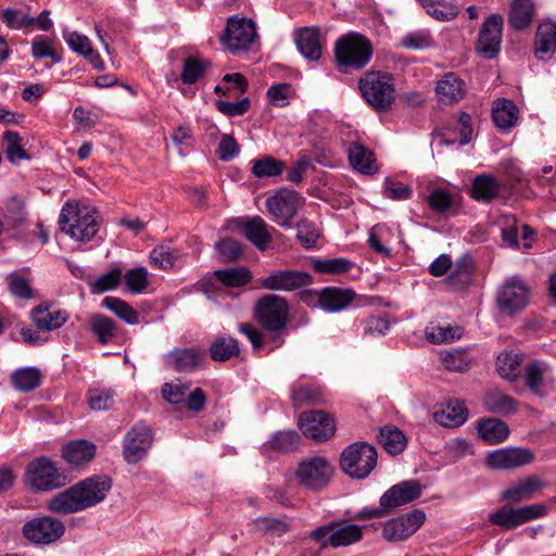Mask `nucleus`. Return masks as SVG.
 <instances>
[{
  "label": "nucleus",
  "instance_id": "nucleus-1",
  "mask_svg": "<svg viewBox=\"0 0 556 556\" xmlns=\"http://www.w3.org/2000/svg\"><path fill=\"white\" fill-rule=\"evenodd\" d=\"M111 489L112 479L109 476L96 475L54 495L48 508L60 515L81 511L103 502Z\"/></svg>",
  "mask_w": 556,
  "mask_h": 556
},
{
  "label": "nucleus",
  "instance_id": "nucleus-2",
  "mask_svg": "<svg viewBox=\"0 0 556 556\" xmlns=\"http://www.w3.org/2000/svg\"><path fill=\"white\" fill-rule=\"evenodd\" d=\"M59 224L62 231L78 241L90 240L98 232L97 212L86 205L66 203L61 211Z\"/></svg>",
  "mask_w": 556,
  "mask_h": 556
},
{
  "label": "nucleus",
  "instance_id": "nucleus-3",
  "mask_svg": "<svg viewBox=\"0 0 556 556\" xmlns=\"http://www.w3.org/2000/svg\"><path fill=\"white\" fill-rule=\"evenodd\" d=\"M376 448L365 442H355L341 453L340 465L342 470L355 479H364L369 476L377 465Z\"/></svg>",
  "mask_w": 556,
  "mask_h": 556
},
{
  "label": "nucleus",
  "instance_id": "nucleus-4",
  "mask_svg": "<svg viewBox=\"0 0 556 556\" xmlns=\"http://www.w3.org/2000/svg\"><path fill=\"white\" fill-rule=\"evenodd\" d=\"M359 89L369 105L377 111H387L395 100V90L390 75L367 73L359 80Z\"/></svg>",
  "mask_w": 556,
  "mask_h": 556
},
{
  "label": "nucleus",
  "instance_id": "nucleus-5",
  "mask_svg": "<svg viewBox=\"0 0 556 556\" xmlns=\"http://www.w3.org/2000/svg\"><path fill=\"white\" fill-rule=\"evenodd\" d=\"M334 54L339 65L363 68L372 55L370 41L358 34L341 37L334 46Z\"/></svg>",
  "mask_w": 556,
  "mask_h": 556
},
{
  "label": "nucleus",
  "instance_id": "nucleus-6",
  "mask_svg": "<svg viewBox=\"0 0 556 556\" xmlns=\"http://www.w3.org/2000/svg\"><path fill=\"white\" fill-rule=\"evenodd\" d=\"M290 307L287 300L276 294H265L255 304L254 315L262 327L278 331L286 327Z\"/></svg>",
  "mask_w": 556,
  "mask_h": 556
},
{
  "label": "nucleus",
  "instance_id": "nucleus-7",
  "mask_svg": "<svg viewBox=\"0 0 556 556\" xmlns=\"http://www.w3.org/2000/svg\"><path fill=\"white\" fill-rule=\"evenodd\" d=\"M304 202L305 199L299 192L280 189L266 200L265 205L276 224L283 228H290L292 219Z\"/></svg>",
  "mask_w": 556,
  "mask_h": 556
},
{
  "label": "nucleus",
  "instance_id": "nucleus-8",
  "mask_svg": "<svg viewBox=\"0 0 556 556\" xmlns=\"http://www.w3.org/2000/svg\"><path fill=\"white\" fill-rule=\"evenodd\" d=\"M255 37L256 26L252 20L232 15L227 20L220 41L228 51L236 53L248 50Z\"/></svg>",
  "mask_w": 556,
  "mask_h": 556
},
{
  "label": "nucleus",
  "instance_id": "nucleus-9",
  "mask_svg": "<svg viewBox=\"0 0 556 556\" xmlns=\"http://www.w3.org/2000/svg\"><path fill=\"white\" fill-rule=\"evenodd\" d=\"M546 514L547 507L541 503L519 508L504 505L489 516V521L502 529L513 530L526 522L544 517Z\"/></svg>",
  "mask_w": 556,
  "mask_h": 556
},
{
  "label": "nucleus",
  "instance_id": "nucleus-10",
  "mask_svg": "<svg viewBox=\"0 0 556 556\" xmlns=\"http://www.w3.org/2000/svg\"><path fill=\"white\" fill-rule=\"evenodd\" d=\"M332 472L333 468L325 457L314 456L299 464L295 476L303 486L320 490L329 483Z\"/></svg>",
  "mask_w": 556,
  "mask_h": 556
},
{
  "label": "nucleus",
  "instance_id": "nucleus-11",
  "mask_svg": "<svg viewBox=\"0 0 556 556\" xmlns=\"http://www.w3.org/2000/svg\"><path fill=\"white\" fill-rule=\"evenodd\" d=\"M26 476L27 482L39 491H50L65 484V477L48 457L33 460L27 466Z\"/></svg>",
  "mask_w": 556,
  "mask_h": 556
},
{
  "label": "nucleus",
  "instance_id": "nucleus-12",
  "mask_svg": "<svg viewBox=\"0 0 556 556\" xmlns=\"http://www.w3.org/2000/svg\"><path fill=\"white\" fill-rule=\"evenodd\" d=\"M65 532L64 523L52 517L35 518L23 527L24 536L35 544H51Z\"/></svg>",
  "mask_w": 556,
  "mask_h": 556
},
{
  "label": "nucleus",
  "instance_id": "nucleus-13",
  "mask_svg": "<svg viewBox=\"0 0 556 556\" xmlns=\"http://www.w3.org/2000/svg\"><path fill=\"white\" fill-rule=\"evenodd\" d=\"M530 289L518 276L505 280L498 291L497 302L501 309L507 314H514L523 309L529 302Z\"/></svg>",
  "mask_w": 556,
  "mask_h": 556
},
{
  "label": "nucleus",
  "instance_id": "nucleus-14",
  "mask_svg": "<svg viewBox=\"0 0 556 556\" xmlns=\"http://www.w3.org/2000/svg\"><path fill=\"white\" fill-rule=\"evenodd\" d=\"M298 425L306 438L317 442L330 439L336 431L333 419L324 410L303 413Z\"/></svg>",
  "mask_w": 556,
  "mask_h": 556
},
{
  "label": "nucleus",
  "instance_id": "nucleus-15",
  "mask_svg": "<svg viewBox=\"0 0 556 556\" xmlns=\"http://www.w3.org/2000/svg\"><path fill=\"white\" fill-rule=\"evenodd\" d=\"M426 519L421 510H413L388 520L382 530L383 538L389 542H400L412 536Z\"/></svg>",
  "mask_w": 556,
  "mask_h": 556
},
{
  "label": "nucleus",
  "instance_id": "nucleus-16",
  "mask_svg": "<svg viewBox=\"0 0 556 556\" xmlns=\"http://www.w3.org/2000/svg\"><path fill=\"white\" fill-rule=\"evenodd\" d=\"M312 283L309 274L300 270H274L260 279V286L270 291L291 292Z\"/></svg>",
  "mask_w": 556,
  "mask_h": 556
},
{
  "label": "nucleus",
  "instance_id": "nucleus-17",
  "mask_svg": "<svg viewBox=\"0 0 556 556\" xmlns=\"http://www.w3.org/2000/svg\"><path fill=\"white\" fill-rule=\"evenodd\" d=\"M503 30V17L500 14L490 15L479 33L477 49L488 59H493L497 55Z\"/></svg>",
  "mask_w": 556,
  "mask_h": 556
},
{
  "label": "nucleus",
  "instance_id": "nucleus-18",
  "mask_svg": "<svg viewBox=\"0 0 556 556\" xmlns=\"http://www.w3.org/2000/svg\"><path fill=\"white\" fill-rule=\"evenodd\" d=\"M533 459V453L528 448L506 447L490 453L486 463L493 469L510 470L529 465Z\"/></svg>",
  "mask_w": 556,
  "mask_h": 556
},
{
  "label": "nucleus",
  "instance_id": "nucleus-19",
  "mask_svg": "<svg viewBox=\"0 0 556 556\" xmlns=\"http://www.w3.org/2000/svg\"><path fill=\"white\" fill-rule=\"evenodd\" d=\"M421 495V485L415 480L397 483L386 491L380 497V506L387 511L409 504Z\"/></svg>",
  "mask_w": 556,
  "mask_h": 556
},
{
  "label": "nucleus",
  "instance_id": "nucleus-20",
  "mask_svg": "<svg viewBox=\"0 0 556 556\" xmlns=\"http://www.w3.org/2000/svg\"><path fill=\"white\" fill-rule=\"evenodd\" d=\"M552 367L542 361L529 363L525 368V383L535 394H544L554 388Z\"/></svg>",
  "mask_w": 556,
  "mask_h": 556
},
{
  "label": "nucleus",
  "instance_id": "nucleus-21",
  "mask_svg": "<svg viewBox=\"0 0 556 556\" xmlns=\"http://www.w3.org/2000/svg\"><path fill=\"white\" fill-rule=\"evenodd\" d=\"M435 97L445 105L459 102L466 94L465 81L455 73H445L435 85Z\"/></svg>",
  "mask_w": 556,
  "mask_h": 556
},
{
  "label": "nucleus",
  "instance_id": "nucleus-22",
  "mask_svg": "<svg viewBox=\"0 0 556 556\" xmlns=\"http://www.w3.org/2000/svg\"><path fill=\"white\" fill-rule=\"evenodd\" d=\"M247 239L253 243L258 250H267L273 241V233L276 232L275 228L267 225V223L260 216L244 218L240 222Z\"/></svg>",
  "mask_w": 556,
  "mask_h": 556
},
{
  "label": "nucleus",
  "instance_id": "nucleus-23",
  "mask_svg": "<svg viewBox=\"0 0 556 556\" xmlns=\"http://www.w3.org/2000/svg\"><path fill=\"white\" fill-rule=\"evenodd\" d=\"M70 318L65 309H52L48 303H41L31 311V319L38 330L52 331L61 328Z\"/></svg>",
  "mask_w": 556,
  "mask_h": 556
},
{
  "label": "nucleus",
  "instance_id": "nucleus-24",
  "mask_svg": "<svg viewBox=\"0 0 556 556\" xmlns=\"http://www.w3.org/2000/svg\"><path fill=\"white\" fill-rule=\"evenodd\" d=\"M299 52L309 61H317L323 53L320 31L317 27H302L294 31Z\"/></svg>",
  "mask_w": 556,
  "mask_h": 556
},
{
  "label": "nucleus",
  "instance_id": "nucleus-25",
  "mask_svg": "<svg viewBox=\"0 0 556 556\" xmlns=\"http://www.w3.org/2000/svg\"><path fill=\"white\" fill-rule=\"evenodd\" d=\"M355 299L352 289L327 287L318 292L317 301L323 309L330 313L340 312L346 308Z\"/></svg>",
  "mask_w": 556,
  "mask_h": 556
},
{
  "label": "nucleus",
  "instance_id": "nucleus-26",
  "mask_svg": "<svg viewBox=\"0 0 556 556\" xmlns=\"http://www.w3.org/2000/svg\"><path fill=\"white\" fill-rule=\"evenodd\" d=\"M467 408L464 402L458 400H450L433 413L434 421L445 428L458 427L467 420Z\"/></svg>",
  "mask_w": 556,
  "mask_h": 556
},
{
  "label": "nucleus",
  "instance_id": "nucleus-27",
  "mask_svg": "<svg viewBox=\"0 0 556 556\" xmlns=\"http://www.w3.org/2000/svg\"><path fill=\"white\" fill-rule=\"evenodd\" d=\"M534 51L540 60H549L554 55L556 52V23L544 21L539 25Z\"/></svg>",
  "mask_w": 556,
  "mask_h": 556
},
{
  "label": "nucleus",
  "instance_id": "nucleus-28",
  "mask_svg": "<svg viewBox=\"0 0 556 556\" xmlns=\"http://www.w3.org/2000/svg\"><path fill=\"white\" fill-rule=\"evenodd\" d=\"M492 119L500 130H509L518 123L519 109L511 100L497 99L492 105Z\"/></svg>",
  "mask_w": 556,
  "mask_h": 556
},
{
  "label": "nucleus",
  "instance_id": "nucleus-29",
  "mask_svg": "<svg viewBox=\"0 0 556 556\" xmlns=\"http://www.w3.org/2000/svg\"><path fill=\"white\" fill-rule=\"evenodd\" d=\"M97 446L88 440L68 442L62 448V457L73 466L89 463L96 455Z\"/></svg>",
  "mask_w": 556,
  "mask_h": 556
},
{
  "label": "nucleus",
  "instance_id": "nucleus-30",
  "mask_svg": "<svg viewBox=\"0 0 556 556\" xmlns=\"http://www.w3.org/2000/svg\"><path fill=\"white\" fill-rule=\"evenodd\" d=\"M502 184L493 176L478 175L471 185V198L479 202L489 203L501 194Z\"/></svg>",
  "mask_w": 556,
  "mask_h": 556
},
{
  "label": "nucleus",
  "instance_id": "nucleus-31",
  "mask_svg": "<svg viewBox=\"0 0 556 556\" xmlns=\"http://www.w3.org/2000/svg\"><path fill=\"white\" fill-rule=\"evenodd\" d=\"M351 166L362 174H372L377 170L374 153L359 142H351L346 149Z\"/></svg>",
  "mask_w": 556,
  "mask_h": 556
},
{
  "label": "nucleus",
  "instance_id": "nucleus-32",
  "mask_svg": "<svg viewBox=\"0 0 556 556\" xmlns=\"http://www.w3.org/2000/svg\"><path fill=\"white\" fill-rule=\"evenodd\" d=\"M542 488L543 482L539 478L529 477L506 489L502 493V498L511 503H519L532 498Z\"/></svg>",
  "mask_w": 556,
  "mask_h": 556
},
{
  "label": "nucleus",
  "instance_id": "nucleus-33",
  "mask_svg": "<svg viewBox=\"0 0 556 556\" xmlns=\"http://www.w3.org/2000/svg\"><path fill=\"white\" fill-rule=\"evenodd\" d=\"M363 538V527L354 523L342 525L334 521L333 534L330 540V547L339 548L350 546L359 542Z\"/></svg>",
  "mask_w": 556,
  "mask_h": 556
},
{
  "label": "nucleus",
  "instance_id": "nucleus-34",
  "mask_svg": "<svg viewBox=\"0 0 556 556\" xmlns=\"http://www.w3.org/2000/svg\"><path fill=\"white\" fill-rule=\"evenodd\" d=\"M479 435L490 444L505 441L509 434L507 424L497 418H486L478 424Z\"/></svg>",
  "mask_w": 556,
  "mask_h": 556
},
{
  "label": "nucleus",
  "instance_id": "nucleus-35",
  "mask_svg": "<svg viewBox=\"0 0 556 556\" xmlns=\"http://www.w3.org/2000/svg\"><path fill=\"white\" fill-rule=\"evenodd\" d=\"M10 380L15 390L30 392L41 384L42 375L36 367H22L11 374Z\"/></svg>",
  "mask_w": 556,
  "mask_h": 556
},
{
  "label": "nucleus",
  "instance_id": "nucleus-36",
  "mask_svg": "<svg viewBox=\"0 0 556 556\" xmlns=\"http://www.w3.org/2000/svg\"><path fill=\"white\" fill-rule=\"evenodd\" d=\"M534 15L532 0H513L508 16L509 24L515 29H525L530 26Z\"/></svg>",
  "mask_w": 556,
  "mask_h": 556
},
{
  "label": "nucleus",
  "instance_id": "nucleus-37",
  "mask_svg": "<svg viewBox=\"0 0 556 556\" xmlns=\"http://www.w3.org/2000/svg\"><path fill=\"white\" fill-rule=\"evenodd\" d=\"M90 330L100 344H108L116 337L115 321L102 314H94L89 320Z\"/></svg>",
  "mask_w": 556,
  "mask_h": 556
},
{
  "label": "nucleus",
  "instance_id": "nucleus-38",
  "mask_svg": "<svg viewBox=\"0 0 556 556\" xmlns=\"http://www.w3.org/2000/svg\"><path fill=\"white\" fill-rule=\"evenodd\" d=\"M166 362L176 370H192L200 364V353L194 349L176 350L166 356Z\"/></svg>",
  "mask_w": 556,
  "mask_h": 556
},
{
  "label": "nucleus",
  "instance_id": "nucleus-39",
  "mask_svg": "<svg viewBox=\"0 0 556 556\" xmlns=\"http://www.w3.org/2000/svg\"><path fill=\"white\" fill-rule=\"evenodd\" d=\"M214 276L226 287L238 288L247 285L252 279V273L247 267H233L218 269Z\"/></svg>",
  "mask_w": 556,
  "mask_h": 556
},
{
  "label": "nucleus",
  "instance_id": "nucleus-40",
  "mask_svg": "<svg viewBox=\"0 0 556 556\" xmlns=\"http://www.w3.org/2000/svg\"><path fill=\"white\" fill-rule=\"evenodd\" d=\"M484 405L489 412L503 415L513 414L517 408L516 402L498 390L486 393Z\"/></svg>",
  "mask_w": 556,
  "mask_h": 556
},
{
  "label": "nucleus",
  "instance_id": "nucleus-41",
  "mask_svg": "<svg viewBox=\"0 0 556 556\" xmlns=\"http://www.w3.org/2000/svg\"><path fill=\"white\" fill-rule=\"evenodd\" d=\"M251 164L252 173L257 178L279 176L286 167V163L283 161L268 155L253 160Z\"/></svg>",
  "mask_w": 556,
  "mask_h": 556
},
{
  "label": "nucleus",
  "instance_id": "nucleus-42",
  "mask_svg": "<svg viewBox=\"0 0 556 556\" xmlns=\"http://www.w3.org/2000/svg\"><path fill=\"white\" fill-rule=\"evenodd\" d=\"M426 12L438 21H451L458 14L457 7L446 0H421Z\"/></svg>",
  "mask_w": 556,
  "mask_h": 556
},
{
  "label": "nucleus",
  "instance_id": "nucleus-43",
  "mask_svg": "<svg viewBox=\"0 0 556 556\" xmlns=\"http://www.w3.org/2000/svg\"><path fill=\"white\" fill-rule=\"evenodd\" d=\"M116 397V392L111 388H92L87 394L89 407L97 412L112 408Z\"/></svg>",
  "mask_w": 556,
  "mask_h": 556
},
{
  "label": "nucleus",
  "instance_id": "nucleus-44",
  "mask_svg": "<svg viewBox=\"0 0 556 556\" xmlns=\"http://www.w3.org/2000/svg\"><path fill=\"white\" fill-rule=\"evenodd\" d=\"M122 278L123 270L115 267L108 273L100 275L94 280L89 281L88 286L92 294H101L116 289L119 286Z\"/></svg>",
  "mask_w": 556,
  "mask_h": 556
},
{
  "label": "nucleus",
  "instance_id": "nucleus-45",
  "mask_svg": "<svg viewBox=\"0 0 556 556\" xmlns=\"http://www.w3.org/2000/svg\"><path fill=\"white\" fill-rule=\"evenodd\" d=\"M101 306L111 311L127 324L135 325L138 321V313L128 303L118 298L106 296L103 299Z\"/></svg>",
  "mask_w": 556,
  "mask_h": 556
},
{
  "label": "nucleus",
  "instance_id": "nucleus-46",
  "mask_svg": "<svg viewBox=\"0 0 556 556\" xmlns=\"http://www.w3.org/2000/svg\"><path fill=\"white\" fill-rule=\"evenodd\" d=\"M240 352L239 344L236 339L230 337L217 338L210 346L211 357L217 362H224Z\"/></svg>",
  "mask_w": 556,
  "mask_h": 556
},
{
  "label": "nucleus",
  "instance_id": "nucleus-47",
  "mask_svg": "<svg viewBox=\"0 0 556 556\" xmlns=\"http://www.w3.org/2000/svg\"><path fill=\"white\" fill-rule=\"evenodd\" d=\"M291 399L294 406L320 404L324 402V394L319 387L294 386L291 391Z\"/></svg>",
  "mask_w": 556,
  "mask_h": 556
},
{
  "label": "nucleus",
  "instance_id": "nucleus-48",
  "mask_svg": "<svg viewBox=\"0 0 556 556\" xmlns=\"http://www.w3.org/2000/svg\"><path fill=\"white\" fill-rule=\"evenodd\" d=\"M180 254L169 245H160L150 253V263L160 269H168L179 263Z\"/></svg>",
  "mask_w": 556,
  "mask_h": 556
},
{
  "label": "nucleus",
  "instance_id": "nucleus-49",
  "mask_svg": "<svg viewBox=\"0 0 556 556\" xmlns=\"http://www.w3.org/2000/svg\"><path fill=\"white\" fill-rule=\"evenodd\" d=\"M380 442L388 453L396 455L406 446V439L403 432L395 427H384L380 430Z\"/></svg>",
  "mask_w": 556,
  "mask_h": 556
},
{
  "label": "nucleus",
  "instance_id": "nucleus-50",
  "mask_svg": "<svg viewBox=\"0 0 556 556\" xmlns=\"http://www.w3.org/2000/svg\"><path fill=\"white\" fill-rule=\"evenodd\" d=\"M442 365L451 371L464 372L470 368L471 359L464 350L441 352Z\"/></svg>",
  "mask_w": 556,
  "mask_h": 556
},
{
  "label": "nucleus",
  "instance_id": "nucleus-51",
  "mask_svg": "<svg viewBox=\"0 0 556 556\" xmlns=\"http://www.w3.org/2000/svg\"><path fill=\"white\" fill-rule=\"evenodd\" d=\"M521 362V354L514 352H503L497 356V370L502 377L508 380H514L518 376Z\"/></svg>",
  "mask_w": 556,
  "mask_h": 556
},
{
  "label": "nucleus",
  "instance_id": "nucleus-52",
  "mask_svg": "<svg viewBox=\"0 0 556 556\" xmlns=\"http://www.w3.org/2000/svg\"><path fill=\"white\" fill-rule=\"evenodd\" d=\"M3 141L5 143L7 159L11 163L28 159L26 151L23 149L22 138L18 132L12 130L4 131Z\"/></svg>",
  "mask_w": 556,
  "mask_h": 556
},
{
  "label": "nucleus",
  "instance_id": "nucleus-53",
  "mask_svg": "<svg viewBox=\"0 0 556 556\" xmlns=\"http://www.w3.org/2000/svg\"><path fill=\"white\" fill-rule=\"evenodd\" d=\"M400 46L408 50L427 49L433 46V38L429 30H415L404 35L400 39Z\"/></svg>",
  "mask_w": 556,
  "mask_h": 556
},
{
  "label": "nucleus",
  "instance_id": "nucleus-54",
  "mask_svg": "<svg viewBox=\"0 0 556 556\" xmlns=\"http://www.w3.org/2000/svg\"><path fill=\"white\" fill-rule=\"evenodd\" d=\"M31 55L37 59H51L54 63L61 61V56L54 48V41L48 36H36L31 42Z\"/></svg>",
  "mask_w": 556,
  "mask_h": 556
},
{
  "label": "nucleus",
  "instance_id": "nucleus-55",
  "mask_svg": "<svg viewBox=\"0 0 556 556\" xmlns=\"http://www.w3.org/2000/svg\"><path fill=\"white\" fill-rule=\"evenodd\" d=\"M300 437L294 431H280L275 433L269 441L267 446L276 452H290L299 445Z\"/></svg>",
  "mask_w": 556,
  "mask_h": 556
},
{
  "label": "nucleus",
  "instance_id": "nucleus-56",
  "mask_svg": "<svg viewBox=\"0 0 556 556\" xmlns=\"http://www.w3.org/2000/svg\"><path fill=\"white\" fill-rule=\"evenodd\" d=\"M463 330L459 327H441L432 326L426 329V338L429 342L435 344H442L459 339Z\"/></svg>",
  "mask_w": 556,
  "mask_h": 556
},
{
  "label": "nucleus",
  "instance_id": "nucleus-57",
  "mask_svg": "<svg viewBox=\"0 0 556 556\" xmlns=\"http://www.w3.org/2000/svg\"><path fill=\"white\" fill-rule=\"evenodd\" d=\"M352 267L353 263L345 257L317 260L314 262V269L320 274L340 275L348 273Z\"/></svg>",
  "mask_w": 556,
  "mask_h": 556
},
{
  "label": "nucleus",
  "instance_id": "nucleus-58",
  "mask_svg": "<svg viewBox=\"0 0 556 556\" xmlns=\"http://www.w3.org/2000/svg\"><path fill=\"white\" fill-rule=\"evenodd\" d=\"M207 65V62L199 60L197 58H187L184 62L181 80L185 84H194L203 76Z\"/></svg>",
  "mask_w": 556,
  "mask_h": 556
},
{
  "label": "nucleus",
  "instance_id": "nucleus-59",
  "mask_svg": "<svg viewBox=\"0 0 556 556\" xmlns=\"http://www.w3.org/2000/svg\"><path fill=\"white\" fill-rule=\"evenodd\" d=\"M2 21L12 29H24L35 24L33 16L16 9H5L2 12Z\"/></svg>",
  "mask_w": 556,
  "mask_h": 556
},
{
  "label": "nucleus",
  "instance_id": "nucleus-60",
  "mask_svg": "<svg viewBox=\"0 0 556 556\" xmlns=\"http://www.w3.org/2000/svg\"><path fill=\"white\" fill-rule=\"evenodd\" d=\"M296 237L301 245L305 249H311L315 247L317 239L319 238V231L316 228L315 224L307 219H301L296 224Z\"/></svg>",
  "mask_w": 556,
  "mask_h": 556
},
{
  "label": "nucleus",
  "instance_id": "nucleus-61",
  "mask_svg": "<svg viewBox=\"0 0 556 556\" xmlns=\"http://www.w3.org/2000/svg\"><path fill=\"white\" fill-rule=\"evenodd\" d=\"M9 290L12 294L21 299H30L33 290L29 281L20 273L13 271L7 277Z\"/></svg>",
  "mask_w": 556,
  "mask_h": 556
},
{
  "label": "nucleus",
  "instance_id": "nucleus-62",
  "mask_svg": "<svg viewBox=\"0 0 556 556\" xmlns=\"http://www.w3.org/2000/svg\"><path fill=\"white\" fill-rule=\"evenodd\" d=\"M188 391L189 387L179 380L164 383L162 387L163 399L170 404L184 403Z\"/></svg>",
  "mask_w": 556,
  "mask_h": 556
},
{
  "label": "nucleus",
  "instance_id": "nucleus-63",
  "mask_svg": "<svg viewBox=\"0 0 556 556\" xmlns=\"http://www.w3.org/2000/svg\"><path fill=\"white\" fill-rule=\"evenodd\" d=\"M124 458L129 464L139 462V430L132 427L124 439Z\"/></svg>",
  "mask_w": 556,
  "mask_h": 556
},
{
  "label": "nucleus",
  "instance_id": "nucleus-64",
  "mask_svg": "<svg viewBox=\"0 0 556 556\" xmlns=\"http://www.w3.org/2000/svg\"><path fill=\"white\" fill-rule=\"evenodd\" d=\"M412 194V188L403 182L392 179H387L384 182L383 195L388 199L402 201L409 199Z\"/></svg>",
  "mask_w": 556,
  "mask_h": 556
}]
</instances>
